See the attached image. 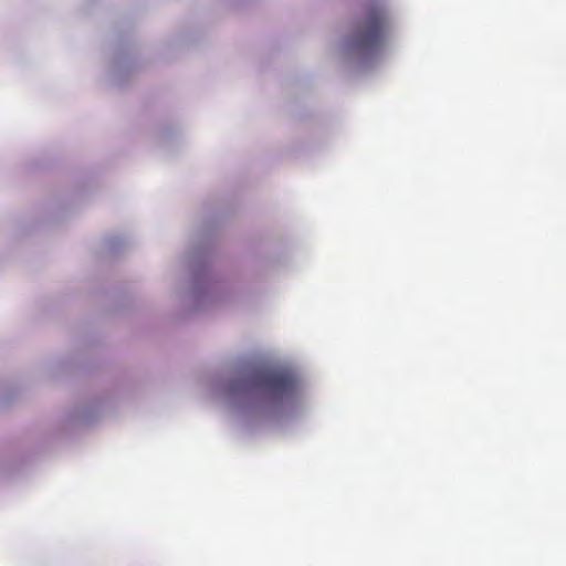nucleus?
<instances>
[{
    "instance_id": "obj_1",
    "label": "nucleus",
    "mask_w": 566,
    "mask_h": 566,
    "mask_svg": "<svg viewBox=\"0 0 566 566\" xmlns=\"http://www.w3.org/2000/svg\"><path fill=\"white\" fill-rule=\"evenodd\" d=\"M385 34V11L378 6L371 7L350 40V49L359 53H371L381 46Z\"/></svg>"
},
{
    "instance_id": "obj_2",
    "label": "nucleus",
    "mask_w": 566,
    "mask_h": 566,
    "mask_svg": "<svg viewBox=\"0 0 566 566\" xmlns=\"http://www.w3.org/2000/svg\"><path fill=\"white\" fill-rule=\"evenodd\" d=\"M252 387L264 398L282 401L297 392V380L289 373L263 370L252 378Z\"/></svg>"
}]
</instances>
